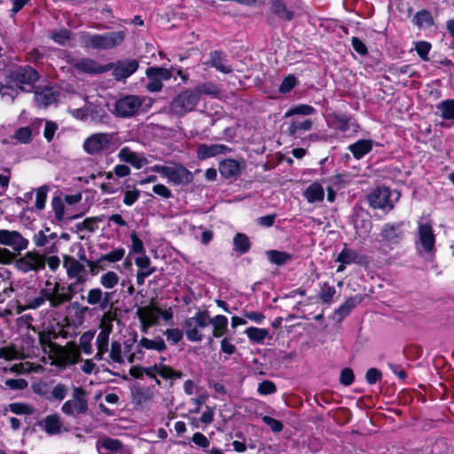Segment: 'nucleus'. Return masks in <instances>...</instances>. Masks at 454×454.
<instances>
[{
	"label": "nucleus",
	"instance_id": "nucleus-40",
	"mask_svg": "<svg viewBox=\"0 0 454 454\" xmlns=\"http://www.w3.org/2000/svg\"><path fill=\"white\" fill-rule=\"evenodd\" d=\"M316 113V109L306 104L296 105L290 107L284 114L285 118H289L294 115L309 116Z\"/></svg>",
	"mask_w": 454,
	"mask_h": 454
},
{
	"label": "nucleus",
	"instance_id": "nucleus-10",
	"mask_svg": "<svg viewBox=\"0 0 454 454\" xmlns=\"http://www.w3.org/2000/svg\"><path fill=\"white\" fill-rule=\"evenodd\" d=\"M198 101V93L192 90L183 91L172 101L171 111L176 115H184L192 111Z\"/></svg>",
	"mask_w": 454,
	"mask_h": 454
},
{
	"label": "nucleus",
	"instance_id": "nucleus-55",
	"mask_svg": "<svg viewBox=\"0 0 454 454\" xmlns=\"http://www.w3.org/2000/svg\"><path fill=\"white\" fill-rule=\"evenodd\" d=\"M211 65L218 71L227 74L231 72V67L225 65L218 52H214L211 57Z\"/></svg>",
	"mask_w": 454,
	"mask_h": 454
},
{
	"label": "nucleus",
	"instance_id": "nucleus-42",
	"mask_svg": "<svg viewBox=\"0 0 454 454\" xmlns=\"http://www.w3.org/2000/svg\"><path fill=\"white\" fill-rule=\"evenodd\" d=\"M68 390V387L66 384L58 383L50 390L48 400L60 402L67 396Z\"/></svg>",
	"mask_w": 454,
	"mask_h": 454
},
{
	"label": "nucleus",
	"instance_id": "nucleus-29",
	"mask_svg": "<svg viewBox=\"0 0 454 454\" xmlns=\"http://www.w3.org/2000/svg\"><path fill=\"white\" fill-rule=\"evenodd\" d=\"M138 68V62L137 60H129L118 63L114 69V76L117 80L125 79L130 76Z\"/></svg>",
	"mask_w": 454,
	"mask_h": 454
},
{
	"label": "nucleus",
	"instance_id": "nucleus-11",
	"mask_svg": "<svg viewBox=\"0 0 454 454\" xmlns=\"http://www.w3.org/2000/svg\"><path fill=\"white\" fill-rule=\"evenodd\" d=\"M144 354L142 350L131 352V346L125 343L122 348L119 342L114 341L111 345L110 357L113 362L122 364L125 361L133 363L136 359H142Z\"/></svg>",
	"mask_w": 454,
	"mask_h": 454
},
{
	"label": "nucleus",
	"instance_id": "nucleus-14",
	"mask_svg": "<svg viewBox=\"0 0 454 454\" xmlns=\"http://www.w3.org/2000/svg\"><path fill=\"white\" fill-rule=\"evenodd\" d=\"M0 245L20 252L27 247L28 240L16 231L0 230Z\"/></svg>",
	"mask_w": 454,
	"mask_h": 454
},
{
	"label": "nucleus",
	"instance_id": "nucleus-38",
	"mask_svg": "<svg viewBox=\"0 0 454 454\" xmlns=\"http://www.w3.org/2000/svg\"><path fill=\"white\" fill-rule=\"evenodd\" d=\"M336 261L342 264L361 263L362 259L355 250L344 247L338 254Z\"/></svg>",
	"mask_w": 454,
	"mask_h": 454
},
{
	"label": "nucleus",
	"instance_id": "nucleus-63",
	"mask_svg": "<svg viewBox=\"0 0 454 454\" xmlns=\"http://www.w3.org/2000/svg\"><path fill=\"white\" fill-rule=\"evenodd\" d=\"M32 388L34 392L41 396H43L45 399L48 400V396L50 394V387L49 385L46 382L43 381H38L32 385Z\"/></svg>",
	"mask_w": 454,
	"mask_h": 454
},
{
	"label": "nucleus",
	"instance_id": "nucleus-62",
	"mask_svg": "<svg viewBox=\"0 0 454 454\" xmlns=\"http://www.w3.org/2000/svg\"><path fill=\"white\" fill-rule=\"evenodd\" d=\"M431 50V44L426 41H419L415 44V51L423 60H427V55Z\"/></svg>",
	"mask_w": 454,
	"mask_h": 454
},
{
	"label": "nucleus",
	"instance_id": "nucleus-24",
	"mask_svg": "<svg viewBox=\"0 0 454 454\" xmlns=\"http://www.w3.org/2000/svg\"><path fill=\"white\" fill-rule=\"evenodd\" d=\"M303 197L309 204L321 203L325 198V190L318 182H313L303 192Z\"/></svg>",
	"mask_w": 454,
	"mask_h": 454
},
{
	"label": "nucleus",
	"instance_id": "nucleus-19",
	"mask_svg": "<svg viewBox=\"0 0 454 454\" xmlns=\"http://www.w3.org/2000/svg\"><path fill=\"white\" fill-rule=\"evenodd\" d=\"M192 174L180 164H170L167 179L174 184H187L192 181Z\"/></svg>",
	"mask_w": 454,
	"mask_h": 454
},
{
	"label": "nucleus",
	"instance_id": "nucleus-45",
	"mask_svg": "<svg viewBox=\"0 0 454 454\" xmlns=\"http://www.w3.org/2000/svg\"><path fill=\"white\" fill-rule=\"evenodd\" d=\"M441 116L445 120H454V99L442 101L437 106Z\"/></svg>",
	"mask_w": 454,
	"mask_h": 454
},
{
	"label": "nucleus",
	"instance_id": "nucleus-49",
	"mask_svg": "<svg viewBox=\"0 0 454 454\" xmlns=\"http://www.w3.org/2000/svg\"><path fill=\"white\" fill-rule=\"evenodd\" d=\"M132 396L135 403L142 404L153 397V392L149 388L136 387L132 390Z\"/></svg>",
	"mask_w": 454,
	"mask_h": 454
},
{
	"label": "nucleus",
	"instance_id": "nucleus-43",
	"mask_svg": "<svg viewBox=\"0 0 454 454\" xmlns=\"http://www.w3.org/2000/svg\"><path fill=\"white\" fill-rule=\"evenodd\" d=\"M97 448H104L109 451H119L121 448V442L117 439L103 437L97 442Z\"/></svg>",
	"mask_w": 454,
	"mask_h": 454
},
{
	"label": "nucleus",
	"instance_id": "nucleus-16",
	"mask_svg": "<svg viewBox=\"0 0 454 454\" xmlns=\"http://www.w3.org/2000/svg\"><path fill=\"white\" fill-rule=\"evenodd\" d=\"M70 63L76 70L90 74H102L111 70L114 67L113 64L102 66L94 59L89 58L82 59L79 60H72Z\"/></svg>",
	"mask_w": 454,
	"mask_h": 454
},
{
	"label": "nucleus",
	"instance_id": "nucleus-37",
	"mask_svg": "<svg viewBox=\"0 0 454 454\" xmlns=\"http://www.w3.org/2000/svg\"><path fill=\"white\" fill-rule=\"evenodd\" d=\"M401 224L387 223L381 231L382 239L388 243H396L402 237Z\"/></svg>",
	"mask_w": 454,
	"mask_h": 454
},
{
	"label": "nucleus",
	"instance_id": "nucleus-36",
	"mask_svg": "<svg viewBox=\"0 0 454 454\" xmlns=\"http://www.w3.org/2000/svg\"><path fill=\"white\" fill-rule=\"evenodd\" d=\"M219 171L223 177L230 178L239 173L240 165L235 160L227 159L220 162Z\"/></svg>",
	"mask_w": 454,
	"mask_h": 454
},
{
	"label": "nucleus",
	"instance_id": "nucleus-53",
	"mask_svg": "<svg viewBox=\"0 0 454 454\" xmlns=\"http://www.w3.org/2000/svg\"><path fill=\"white\" fill-rule=\"evenodd\" d=\"M8 411L18 415L32 414L34 412V409L30 405L23 403H10Z\"/></svg>",
	"mask_w": 454,
	"mask_h": 454
},
{
	"label": "nucleus",
	"instance_id": "nucleus-26",
	"mask_svg": "<svg viewBox=\"0 0 454 454\" xmlns=\"http://www.w3.org/2000/svg\"><path fill=\"white\" fill-rule=\"evenodd\" d=\"M101 330L97 336L96 343L98 347V353L96 357L98 359H101L103 354H105L107 350L109 335L112 332V325L110 324H102Z\"/></svg>",
	"mask_w": 454,
	"mask_h": 454
},
{
	"label": "nucleus",
	"instance_id": "nucleus-17",
	"mask_svg": "<svg viewBox=\"0 0 454 454\" xmlns=\"http://www.w3.org/2000/svg\"><path fill=\"white\" fill-rule=\"evenodd\" d=\"M8 75H13V83L21 90H25L26 85H32L38 79V74L30 67H18Z\"/></svg>",
	"mask_w": 454,
	"mask_h": 454
},
{
	"label": "nucleus",
	"instance_id": "nucleus-54",
	"mask_svg": "<svg viewBox=\"0 0 454 454\" xmlns=\"http://www.w3.org/2000/svg\"><path fill=\"white\" fill-rule=\"evenodd\" d=\"M42 367L40 365L33 366V364L26 362V363H20L18 364H14L11 368V372H17V373H27L30 372H41Z\"/></svg>",
	"mask_w": 454,
	"mask_h": 454
},
{
	"label": "nucleus",
	"instance_id": "nucleus-2",
	"mask_svg": "<svg viewBox=\"0 0 454 454\" xmlns=\"http://www.w3.org/2000/svg\"><path fill=\"white\" fill-rule=\"evenodd\" d=\"M415 247L421 255L433 256L435 253V235L433 226L428 222L419 221Z\"/></svg>",
	"mask_w": 454,
	"mask_h": 454
},
{
	"label": "nucleus",
	"instance_id": "nucleus-56",
	"mask_svg": "<svg viewBox=\"0 0 454 454\" xmlns=\"http://www.w3.org/2000/svg\"><path fill=\"white\" fill-rule=\"evenodd\" d=\"M335 288L326 283H324L319 294L320 299L326 303L333 301V298L335 295Z\"/></svg>",
	"mask_w": 454,
	"mask_h": 454
},
{
	"label": "nucleus",
	"instance_id": "nucleus-57",
	"mask_svg": "<svg viewBox=\"0 0 454 454\" xmlns=\"http://www.w3.org/2000/svg\"><path fill=\"white\" fill-rule=\"evenodd\" d=\"M125 254V250L123 248H117L113 251H111L108 254L101 255V259L103 262H120Z\"/></svg>",
	"mask_w": 454,
	"mask_h": 454
},
{
	"label": "nucleus",
	"instance_id": "nucleus-61",
	"mask_svg": "<svg viewBox=\"0 0 454 454\" xmlns=\"http://www.w3.org/2000/svg\"><path fill=\"white\" fill-rule=\"evenodd\" d=\"M297 84V79L294 75L286 76L279 87V92L281 93H288L290 92Z\"/></svg>",
	"mask_w": 454,
	"mask_h": 454
},
{
	"label": "nucleus",
	"instance_id": "nucleus-3",
	"mask_svg": "<svg viewBox=\"0 0 454 454\" xmlns=\"http://www.w3.org/2000/svg\"><path fill=\"white\" fill-rule=\"evenodd\" d=\"M137 315L141 322L142 332L146 333L148 329L155 325H158L160 319L168 322L173 317V311L171 308L161 309L156 306H145L137 310Z\"/></svg>",
	"mask_w": 454,
	"mask_h": 454
},
{
	"label": "nucleus",
	"instance_id": "nucleus-60",
	"mask_svg": "<svg viewBox=\"0 0 454 454\" xmlns=\"http://www.w3.org/2000/svg\"><path fill=\"white\" fill-rule=\"evenodd\" d=\"M257 391L261 395H270L277 391V387L270 380H263L262 382L259 383Z\"/></svg>",
	"mask_w": 454,
	"mask_h": 454
},
{
	"label": "nucleus",
	"instance_id": "nucleus-4",
	"mask_svg": "<svg viewBox=\"0 0 454 454\" xmlns=\"http://www.w3.org/2000/svg\"><path fill=\"white\" fill-rule=\"evenodd\" d=\"M123 40L124 33L121 31L104 35H86L82 37V44L87 48L106 50L121 44Z\"/></svg>",
	"mask_w": 454,
	"mask_h": 454
},
{
	"label": "nucleus",
	"instance_id": "nucleus-12",
	"mask_svg": "<svg viewBox=\"0 0 454 454\" xmlns=\"http://www.w3.org/2000/svg\"><path fill=\"white\" fill-rule=\"evenodd\" d=\"M22 272L38 271L45 267V257L36 252H27L16 262Z\"/></svg>",
	"mask_w": 454,
	"mask_h": 454
},
{
	"label": "nucleus",
	"instance_id": "nucleus-52",
	"mask_svg": "<svg viewBox=\"0 0 454 454\" xmlns=\"http://www.w3.org/2000/svg\"><path fill=\"white\" fill-rule=\"evenodd\" d=\"M271 4L273 11L280 17L288 20H292L293 12L286 9V4L282 0H271Z\"/></svg>",
	"mask_w": 454,
	"mask_h": 454
},
{
	"label": "nucleus",
	"instance_id": "nucleus-58",
	"mask_svg": "<svg viewBox=\"0 0 454 454\" xmlns=\"http://www.w3.org/2000/svg\"><path fill=\"white\" fill-rule=\"evenodd\" d=\"M22 355L17 349L11 347H4L0 348V358L5 360H15L21 358Z\"/></svg>",
	"mask_w": 454,
	"mask_h": 454
},
{
	"label": "nucleus",
	"instance_id": "nucleus-51",
	"mask_svg": "<svg viewBox=\"0 0 454 454\" xmlns=\"http://www.w3.org/2000/svg\"><path fill=\"white\" fill-rule=\"evenodd\" d=\"M93 338H94V333L90 331L84 333L80 337V340H79L80 348L86 355H90L92 353L91 341H92Z\"/></svg>",
	"mask_w": 454,
	"mask_h": 454
},
{
	"label": "nucleus",
	"instance_id": "nucleus-20",
	"mask_svg": "<svg viewBox=\"0 0 454 454\" xmlns=\"http://www.w3.org/2000/svg\"><path fill=\"white\" fill-rule=\"evenodd\" d=\"M231 152V149L223 144L200 145L197 150V157L200 160H205L218 155H224Z\"/></svg>",
	"mask_w": 454,
	"mask_h": 454
},
{
	"label": "nucleus",
	"instance_id": "nucleus-34",
	"mask_svg": "<svg viewBox=\"0 0 454 454\" xmlns=\"http://www.w3.org/2000/svg\"><path fill=\"white\" fill-rule=\"evenodd\" d=\"M32 292L29 291L25 295L23 304L21 305V311L26 309H35L44 304L46 297L43 294V288L36 296H33Z\"/></svg>",
	"mask_w": 454,
	"mask_h": 454
},
{
	"label": "nucleus",
	"instance_id": "nucleus-35",
	"mask_svg": "<svg viewBox=\"0 0 454 454\" xmlns=\"http://www.w3.org/2000/svg\"><path fill=\"white\" fill-rule=\"evenodd\" d=\"M46 232H49L48 227L38 231L36 233H35L33 241L38 247H46L49 244H51V247L47 248V252L54 253L58 250L57 244L55 241L52 243L51 242V239L46 235Z\"/></svg>",
	"mask_w": 454,
	"mask_h": 454
},
{
	"label": "nucleus",
	"instance_id": "nucleus-33",
	"mask_svg": "<svg viewBox=\"0 0 454 454\" xmlns=\"http://www.w3.org/2000/svg\"><path fill=\"white\" fill-rule=\"evenodd\" d=\"M373 142L370 139H361L350 145L348 150L352 153L354 158L359 160L366 153L372 151Z\"/></svg>",
	"mask_w": 454,
	"mask_h": 454
},
{
	"label": "nucleus",
	"instance_id": "nucleus-47",
	"mask_svg": "<svg viewBox=\"0 0 454 454\" xmlns=\"http://www.w3.org/2000/svg\"><path fill=\"white\" fill-rule=\"evenodd\" d=\"M313 122L309 120H303L301 121H292L289 127H288V133L292 136L296 135L297 132L302 130V131H308L310 130L312 128Z\"/></svg>",
	"mask_w": 454,
	"mask_h": 454
},
{
	"label": "nucleus",
	"instance_id": "nucleus-48",
	"mask_svg": "<svg viewBox=\"0 0 454 454\" xmlns=\"http://www.w3.org/2000/svg\"><path fill=\"white\" fill-rule=\"evenodd\" d=\"M413 21L419 27H429L434 24L431 14L425 10L417 12Z\"/></svg>",
	"mask_w": 454,
	"mask_h": 454
},
{
	"label": "nucleus",
	"instance_id": "nucleus-59",
	"mask_svg": "<svg viewBox=\"0 0 454 454\" xmlns=\"http://www.w3.org/2000/svg\"><path fill=\"white\" fill-rule=\"evenodd\" d=\"M47 198V189L40 187L35 192V207L38 210H43L45 207Z\"/></svg>",
	"mask_w": 454,
	"mask_h": 454
},
{
	"label": "nucleus",
	"instance_id": "nucleus-25",
	"mask_svg": "<svg viewBox=\"0 0 454 454\" xmlns=\"http://www.w3.org/2000/svg\"><path fill=\"white\" fill-rule=\"evenodd\" d=\"M64 267L66 268L67 276L70 278H74L77 282L82 281L84 266L76 259L66 256L64 260Z\"/></svg>",
	"mask_w": 454,
	"mask_h": 454
},
{
	"label": "nucleus",
	"instance_id": "nucleus-27",
	"mask_svg": "<svg viewBox=\"0 0 454 454\" xmlns=\"http://www.w3.org/2000/svg\"><path fill=\"white\" fill-rule=\"evenodd\" d=\"M329 125L333 129H339L342 132H348L352 130L354 132L356 131V125L355 122L350 121V120L345 115L340 114H333L327 120Z\"/></svg>",
	"mask_w": 454,
	"mask_h": 454
},
{
	"label": "nucleus",
	"instance_id": "nucleus-30",
	"mask_svg": "<svg viewBox=\"0 0 454 454\" xmlns=\"http://www.w3.org/2000/svg\"><path fill=\"white\" fill-rule=\"evenodd\" d=\"M32 140V131L28 127H22L18 129L13 136L2 140L3 144L6 145H17V144H27Z\"/></svg>",
	"mask_w": 454,
	"mask_h": 454
},
{
	"label": "nucleus",
	"instance_id": "nucleus-21",
	"mask_svg": "<svg viewBox=\"0 0 454 454\" xmlns=\"http://www.w3.org/2000/svg\"><path fill=\"white\" fill-rule=\"evenodd\" d=\"M118 157L121 161L129 163L137 169L141 168L147 163V160L142 154L135 153L128 147L121 149L118 153Z\"/></svg>",
	"mask_w": 454,
	"mask_h": 454
},
{
	"label": "nucleus",
	"instance_id": "nucleus-22",
	"mask_svg": "<svg viewBox=\"0 0 454 454\" xmlns=\"http://www.w3.org/2000/svg\"><path fill=\"white\" fill-rule=\"evenodd\" d=\"M142 373H145V375L149 376L150 378H156L157 375L165 378V379H171V378H180L181 373L176 372L171 368L166 366V365H153L146 368H143Z\"/></svg>",
	"mask_w": 454,
	"mask_h": 454
},
{
	"label": "nucleus",
	"instance_id": "nucleus-46",
	"mask_svg": "<svg viewBox=\"0 0 454 454\" xmlns=\"http://www.w3.org/2000/svg\"><path fill=\"white\" fill-rule=\"evenodd\" d=\"M234 250L245 254L249 250L250 242L247 235L238 233L233 239Z\"/></svg>",
	"mask_w": 454,
	"mask_h": 454
},
{
	"label": "nucleus",
	"instance_id": "nucleus-50",
	"mask_svg": "<svg viewBox=\"0 0 454 454\" xmlns=\"http://www.w3.org/2000/svg\"><path fill=\"white\" fill-rule=\"evenodd\" d=\"M267 257L271 263L277 265H282L287 262L291 256L284 252H279L277 250H270L267 252Z\"/></svg>",
	"mask_w": 454,
	"mask_h": 454
},
{
	"label": "nucleus",
	"instance_id": "nucleus-28",
	"mask_svg": "<svg viewBox=\"0 0 454 454\" xmlns=\"http://www.w3.org/2000/svg\"><path fill=\"white\" fill-rule=\"evenodd\" d=\"M13 82V75H6L1 82L0 95L3 99L12 101L21 90Z\"/></svg>",
	"mask_w": 454,
	"mask_h": 454
},
{
	"label": "nucleus",
	"instance_id": "nucleus-8",
	"mask_svg": "<svg viewBox=\"0 0 454 454\" xmlns=\"http://www.w3.org/2000/svg\"><path fill=\"white\" fill-rule=\"evenodd\" d=\"M43 294L46 297V301H50L51 307H58L71 299V294L66 286L50 280H47L43 287Z\"/></svg>",
	"mask_w": 454,
	"mask_h": 454
},
{
	"label": "nucleus",
	"instance_id": "nucleus-31",
	"mask_svg": "<svg viewBox=\"0 0 454 454\" xmlns=\"http://www.w3.org/2000/svg\"><path fill=\"white\" fill-rule=\"evenodd\" d=\"M43 430L48 434H57L62 432L63 424L59 415L53 414L47 416L41 423Z\"/></svg>",
	"mask_w": 454,
	"mask_h": 454
},
{
	"label": "nucleus",
	"instance_id": "nucleus-7",
	"mask_svg": "<svg viewBox=\"0 0 454 454\" xmlns=\"http://www.w3.org/2000/svg\"><path fill=\"white\" fill-rule=\"evenodd\" d=\"M208 325V315L207 312H197L193 317L187 318L184 322V331L186 337L191 341H200L202 340L200 329Z\"/></svg>",
	"mask_w": 454,
	"mask_h": 454
},
{
	"label": "nucleus",
	"instance_id": "nucleus-1",
	"mask_svg": "<svg viewBox=\"0 0 454 454\" xmlns=\"http://www.w3.org/2000/svg\"><path fill=\"white\" fill-rule=\"evenodd\" d=\"M53 337L51 332L39 333V342L50 364L61 368L75 364L80 357L79 349L76 347L58 346L52 342Z\"/></svg>",
	"mask_w": 454,
	"mask_h": 454
},
{
	"label": "nucleus",
	"instance_id": "nucleus-13",
	"mask_svg": "<svg viewBox=\"0 0 454 454\" xmlns=\"http://www.w3.org/2000/svg\"><path fill=\"white\" fill-rule=\"evenodd\" d=\"M142 106V99L137 96H127L115 103L114 113L121 117L134 115Z\"/></svg>",
	"mask_w": 454,
	"mask_h": 454
},
{
	"label": "nucleus",
	"instance_id": "nucleus-64",
	"mask_svg": "<svg viewBox=\"0 0 454 454\" xmlns=\"http://www.w3.org/2000/svg\"><path fill=\"white\" fill-rule=\"evenodd\" d=\"M220 349L222 353L226 355H232L236 351V347L230 337H224L220 343Z\"/></svg>",
	"mask_w": 454,
	"mask_h": 454
},
{
	"label": "nucleus",
	"instance_id": "nucleus-44",
	"mask_svg": "<svg viewBox=\"0 0 454 454\" xmlns=\"http://www.w3.org/2000/svg\"><path fill=\"white\" fill-rule=\"evenodd\" d=\"M119 276L114 271H107L101 275L99 282L100 285L106 289H113L119 283Z\"/></svg>",
	"mask_w": 454,
	"mask_h": 454
},
{
	"label": "nucleus",
	"instance_id": "nucleus-15",
	"mask_svg": "<svg viewBox=\"0 0 454 454\" xmlns=\"http://www.w3.org/2000/svg\"><path fill=\"white\" fill-rule=\"evenodd\" d=\"M146 76L149 79L147 90L155 92L162 89V81L170 79L171 71L163 67H149L146 70Z\"/></svg>",
	"mask_w": 454,
	"mask_h": 454
},
{
	"label": "nucleus",
	"instance_id": "nucleus-39",
	"mask_svg": "<svg viewBox=\"0 0 454 454\" xmlns=\"http://www.w3.org/2000/svg\"><path fill=\"white\" fill-rule=\"evenodd\" d=\"M137 350H141V348H146V349H153L157 351H163L166 349V344L164 340L161 338H156L153 340L147 339V338H142L137 346Z\"/></svg>",
	"mask_w": 454,
	"mask_h": 454
},
{
	"label": "nucleus",
	"instance_id": "nucleus-9",
	"mask_svg": "<svg viewBox=\"0 0 454 454\" xmlns=\"http://www.w3.org/2000/svg\"><path fill=\"white\" fill-rule=\"evenodd\" d=\"M114 136L108 133H94L83 142V150L90 155L110 149Z\"/></svg>",
	"mask_w": 454,
	"mask_h": 454
},
{
	"label": "nucleus",
	"instance_id": "nucleus-23",
	"mask_svg": "<svg viewBox=\"0 0 454 454\" xmlns=\"http://www.w3.org/2000/svg\"><path fill=\"white\" fill-rule=\"evenodd\" d=\"M59 93L57 90L51 87H46L41 90H37L35 93V100L38 106L46 107L58 99Z\"/></svg>",
	"mask_w": 454,
	"mask_h": 454
},
{
	"label": "nucleus",
	"instance_id": "nucleus-5",
	"mask_svg": "<svg viewBox=\"0 0 454 454\" xmlns=\"http://www.w3.org/2000/svg\"><path fill=\"white\" fill-rule=\"evenodd\" d=\"M399 199V192L390 190L387 187H379L369 195L368 200L373 208L390 211L395 207Z\"/></svg>",
	"mask_w": 454,
	"mask_h": 454
},
{
	"label": "nucleus",
	"instance_id": "nucleus-32",
	"mask_svg": "<svg viewBox=\"0 0 454 454\" xmlns=\"http://www.w3.org/2000/svg\"><path fill=\"white\" fill-rule=\"evenodd\" d=\"M208 324L212 325V335L220 338L225 334L228 329V318L223 315H216L212 318L208 317Z\"/></svg>",
	"mask_w": 454,
	"mask_h": 454
},
{
	"label": "nucleus",
	"instance_id": "nucleus-41",
	"mask_svg": "<svg viewBox=\"0 0 454 454\" xmlns=\"http://www.w3.org/2000/svg\"><path fill=\"white\" fill-rule=\"evenodd\" d=\"M245 333L247 337L254 343H262L268 337L269 331L265 328L248 327L246 329Z\"/></svg>",
	"mask_w": 454,
	"mask_h": 454
},
{
	"label": "nucleus",
	"instance_id": "nucleus-18",
	"mask_svg": "<svg viewBox=\"0 0 454 454\" xmlns=\"http://www.w3.org/2000/svg\"><path fill=\"white\" fill-rule=\"evenodd\" d=\"M111 296L112 294L110 292H104L99 287H94L88 291L86 302L105 311L110 308Z\"/></svg>",
	"mask_w": 454,
	"mask_h": 454
},
{
	"label": "nucleus",
	"instance_id": "nucleus-6",
	"mask_svg": "<svg viewBox=\"0 0 454 454\" xmlns=\"http://www.w3.org/2000/svg\"><path fill=\"white\" fill-rule=\"evenodd\" d=\"M87 411L88 402L85 390L81 387H74L72 392V397L63 403L61 411L67 416L75 418L81 414L86 413Z\"/></svg>",
	"mask_w": 454,
	"mask_h": 454
}]
</instances>
